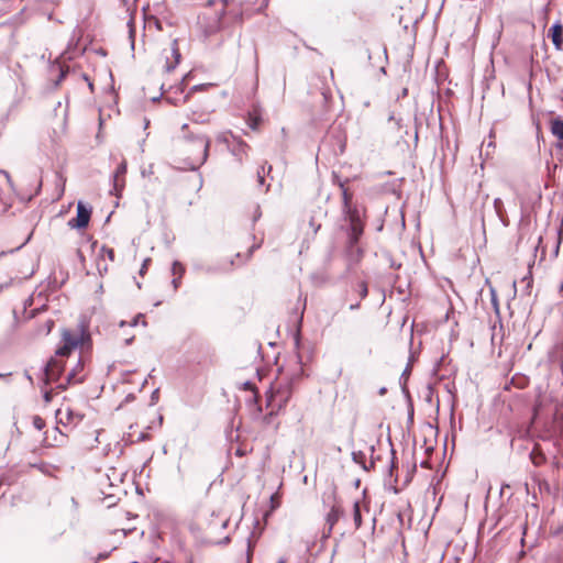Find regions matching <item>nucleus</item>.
<instances>
[{
    "label": "nucleus",
    "instance_id": "45",
    "mask_svg": "<svg viewBox=\"0 0 563 563\" xmlns=\"http://www.w3.org/2000/svg\"><path fill=\"white\" fill-rule=\"evenodd\" d=\"M148 262H150V260H145L144 261L143 266H142L141 271H140L141 274H143V272L146 268V265H147Z\"/></svg>",
    "mask_w": 563,
    "mask_h": 563
},
{
    "label": "nucleus",
    "instance_id": "12",
    "mask_svg": "<svg viewBox=\"0 0 563 563\" xmlns=\"http://www.w3.org/2000/svg\"><path fill=\"white\" fill-rule=\"evenodd\" d=\"M234 266L233 260H225L223 263L217 265V266H207L205 268L196 266L197 269H202L207 274H217V273H227L232 269Z\"/></svg>",
    "mask_w": 563,
    "mask_h": 563
},
{
    "label": "nucleus",
    "instance_id": "11",
    "mask_svg": "<svg viewBox=\"0 0 563 563\" xmlns=\"http://www.w3.org/2000/svg\"><path fill=\"white\" fill-rule=\"evenodd\" d=\"M340 188L342 190V213L343 216H349L353 213H357L358 210L352 206V198L353 195L343 186V184H340Z\"/></svg>",
    "mask_w": 563,
    "mask_h": 563
},
{
    "label": "nucleus",
    "instance_id": "18",
    "mask_svg": "<svg viewBox=\"0 0 563 563\" xmlns=\"http://www.w3.org/2000/svg\"><path fill=\"white\" fill-rule=\"evenodd\" d=\"M410 372H411V367H410V364H408L400 376L401 390L406 398H410V393H409V389L407 388V379L410 375Z\"/></svg>",
    "mask_w": 563,
    "mask_h": 563
},
{
    "label": "nucleus",
    "instance_id": "7",
    "mask_svg": "<svg viewBox=\"0 0 563 563\" xmlns=\"http://www.w3.org/2000/svg\"><path fill=\"white\" fill-rule=\"evenodd\" d=\"M91 208L86 207L81 201L77 203L76 218L70 219L68 225L73 229H85L89 224Z\"/></svg>",
    "mask_w": 563,
    "mask_h": 563
},
{
    "label": "nucleus",
    "instance_id": "57",
    "mask_svg": "<svg viewBox=\"0 0 563 563\" xmlns=\"http://www.w3.org/2000/svg\"><path fill=\"white\" fill-rule=\"evenodd\" d=\"M560 531H562V532H563V526L560 528Z\"/></svg>",
    "mask_w": 563,
    "mask_h": 563
},
{
    "label": "nucleus",
    "instance_id": "8",
    "mask_svg": "<svg viewBox=\"0 0 563 563\" xmlns=\"http://www.w3.org/2000/svg\"><path fill=\"white\" fill-rule=\"evenodd\" d=\"M345 256L347 261V268L356 265L363 256V250L358 246V242L346 241Z\"/></svg>",
    "mask_w": 563,
    "mask_h": 563
},
{
    "label": "nucleus",
    "instance_id": "21",
    "mask_svg": "<svg viewBox=\"0 0 563 563\" xmlns=\"http://www.w3.org/2000/svg\"><path fill=\"white\" fill-rule=\"evenodd\" d=\"M126 173V163L125 162H122L118 167H117V170L113 175V186H114V190H118L119 189V178L122 176H124Z\"/></svg>",
    "mask_w": 563,
    "mask_h": 563
},
{
    "label": "nucleus",
    "instance_id": "50",
    "mask_svg": "<svg viewBox=\"0 0 563 563\" xmlns=\"http://www.w3.org/2000/svg\"><path fill=\"white\" fill-rule=\"evenodd\" d=\"M395 466H396V464H395V461L393 460V461H391V466H390V473L393 472V468H394Z\"/></svg>",
    "mask_w": 563,
    "mask_h": 563
},
{
    "label": "nucleus",
    "instance_id": "30",
    "mask_svg": "<svg viewBox=\"0 0 563 563\" xmlns=\"http://www.w3.org/2000/svg\"><path fill=\"white\" fill-rule=\"evenodd\" d=\"M407 400H408V405H409V408H408V420L410 422H412V420H413V406H412V402H411V397L407 398Z\"/></svg>",
    "mask_w": 563,
    "mask_h": 563
},
{
    "label": "nucleus",
    "instance_id": "9",
    "mask_svg": "<svg viewBox=\"0 0 563 563\" xmlns=\"http://www.w3.org/2000/svg\"><path fill=\"white\" fill-rule=\"evenodd\" d=\"M84 369V363L81 358L79 357L77 360L76 365L69 371V373L66 376V384H59L58 387L65 389L67 385H74L79 384L84 380V375H80V373Z\"/></svg>",
    "mask_w": 563,
    "mask_h": 563
},
{
    "label": "nucleus",
    "instance_id": "27",
    "mask_svg": "<svg viewBox=\"0 0 563 563\" xmlns=\"http://www.w3.org/2000/svg\"><path fill=\"white\" fill-rule=\"evenodd\" d=\"M33 426L35 429L42 430L45 427V421L41 417L35 416L33 417Z\"/></svg>",
    "mask_w": 563,
    "mask_h": 563
},
{
    "label": "nucleus",
    "instance_id": "32",
    "mask_svg": "<svg viewBox=\"0 0 563 563\" xmlns=\"http://www.w3.org/2000/svg\"><path fill=\"white\" fill-rule=\"evenodd\" d=\"M310 227L313 229V232L317 233L318 230L320 229L321 227V223H317L316 221V217H311L310 219V222H309Z\"/></svg>",
    "mask_w": 563,
    "mask_h": 563
},
{
    "label": "nucleus",
    "instance_id": "55",
    "mask_svg": "<svg viewBox=\"0 0 563 563\" xmlns=\"http://www.w3.org/2000/svg\"><path fill=\"white\" fill-rule=\"evenodd\" d=\"M175 276H179V269H176V275Z\"/></svg>",
    "mask_w": 563,
    "mask_h": 563
},
{
    "label": "nucleus",
    "instance_id": "28",
    "mask_svg": "<svg viewBox=\"0 0 563 563\" xmlns=\"http://www.w3.org/2000/svg\"><path fill=\"white\" fill-rule=\"evenodd\" d=\"M265 169H266V164L261 167V170H257V183L261 186L264 185V181H265Z\"/></svg>",
    "mask_w": 563,
    "mask_h": 563
},
{
    "label": "nucleus",
    "instance_id": "54",
    "mask_svg": "<svg viewBox=\"0 0 563 563\" xmlns=\"http://www.w3.org/2000/svg\"><path fill=\"white\" fill-rule=\"evenodd\" d=\"M148 124H150V121L145 120V129L148 126Z\"/></svg>",
    "mask_w": 563,
    "mask_h": 563
},
{
    "label": "nucleus",
    "instance_id": "42",
    "mask_svg": "<svg viewBox=\"0 0 563 563\" xmlns=\"http://www.w3.org/2000/svg\"><path fill=\"white\" fill-rule=\"evenodd\" d=\"M261 217L260 207L256 208V213L254 216V221H256Z\"/></svg>",
    "mask_w": 563,
    "mask_h": 563
},
{
    "label": "nucleus",
    "instance_id": "17",
    "mask_svg": "<svg viewBox=\"0 0 563 563\" xmlns=\"http://www.w3.org/2000/svg\"><path fill=\"white\" fill-rule=\"evenodd\" d=\"M170 49H172V55L174 56L175 60H174V63H169V62L166 63L165 68H166V71H168V73L174 70L176 68V66L179 64V62H180L181 55H180V52H179V48H178L177 40L173 41Z\"/></svg>",
    "mask_w": 563,
    "mask_h": 563
},
{
    "label": "nucleus",
    "instance_id": "4",
    "mask_svg": "<svg viewBox=\"0 0 563 563\" xmlns=\"http://www.w3.org/2000/svg\"><path fill=\"white\" fill-rule=\"evenodd\" d=\"M229 518H220L214 511L211 512L210 518L207 521L206 536L201 538V543L206 545H227L230 543V536L223 539H216L219 531L224 530L228 527Z\"/></svg>",
    "mask_w": 563,
    "mask_h": 563
},
{
    "label": "nucleus",
    "instance_id": "3",
    "mask_svg": "<svg viewBox=\"0 0 563 563\" xmlns=\"http://www.w3.org/2000/svg\"><path fill=\"white\" fill-rule=\"evenodd\" d=\"M302 376V368L299 367L296 372L287 375L284 379L277 383L275 389L268 397V404L274 402L278 409L287 406L294 391V386L300 380Z\"/></svg>",
    "mask_w": 563,
    "mask_h": 563
},
{
    "label": "nucleus",
    "instance_id": "41",
    "mask_svg": "<svg viewBox=\"0 0 563 563\" xmlns=\"http://www.w3.org/2000/svg\"><path fill=\"white\" fill-rule=\"evenodd\" d=\"M148 439V435L146 433H141L139 435V441H146Z\"/></svg>",
    "mask_w": 563,
    "mask_h": 563
},
{
    "label": "nucleus",
    "instance_id": "15",
    "mask_svg": "<svg viewBox=\"0 0 563 563\" xmlns=\"http://www.w3.org/2000/svg\"><path fill=\"white\" fill-rule=\"evenodd\" d=\"M176 269H179V276H176L172 280V285H173V288L175 291L179 288V286L181 284V277L184 276V274L186 272L185 266L179 261H174L172 264V274L173 275H176Z\"/></svg>",
    "mask_w": 563,
    "mask_h": 563
},
{
    "label": "nucleus",
    "instance_id": "48",
    "mask_svg": "<svg viewBox=\"0 0 563 563\" xmlns=\"http://www.w3.org/2000/svg\"><path fill=\"white\" fill-rule=\"evenodd\" d=\"M244 386H245V388H247V389H253V384H252V383H250V382H246V383L244 384Z\"/></svg>",
    "mask_w": 563,
    "mask_h": 563
},
{
    "label": "nucleus",
    "instance_id": "51",
    "mask_svg": "<svg viewBox=\"0 0 563 563\" xmlns=\"http://www.w3.org/2000/svg\"><path fill=\"white\" fill-rule=\"evenodd\" d=\"M3 174L5 175V177H7L8 181H10V176H9V174H8L7 172H3Z\"/></svg>",
    "mask_w": 563,
    "mask_h": 563
},
{
    "label": "nucleus",
    "instance_id": "25",
    "mask_svg": "<svg viewBox=\"0 0 563 563\" xmlns=\"http://www.w3.org/2000/svg\"><path fill=\"white\" fill-rule=\"evenodd\" d=\"M358 294L362 299L366 298L368 295V288L367 284L365 282H362L358 284Z\"/></svg>",
    "mask_w": 563,
    "mask_h": 563
},
{
    "label": "nucleus",
    "instance_id": "52",
    "mask_svg": "<svg viewBox=\"0 0 563 563\" xmlns=\"http://www.w3.org/2000/svg\"><path fill=\"white\" fill-rule=\"evenodd\" d=\"M272 170V165H267V173H271Z\"/></svg>",
    "mask_w": 563,
    "mask_h": 563
},
{
    "label": "nucleus",
    "instance_id": "10",
    "mask_svg": "<svg viewBox=\"0 0 563 563\" xmlns=\"http://www.w3.org/2000/svg\"><path fill=\"white\" fill-rule=\"evenodd\" d=\"M548 37L551 38L554 47L561 49L563 45V25L556 21L549 30Z\"/></svg>",
    "mask_w": 563,
    "mask_h": 563
},
{
    "label": "nucleus",
    "instance_id": "16",
    "mask_svg": "<svg viewBox=\"0 0 563 563\" xmlns=\"http://www.w3.org/2000/svg\"><path fill=\"white\" fill-rule=\"evenodd\" d=\"M551 133L558 137L559 141H563V119L561 117L552 118L550 121Z\"/></svg>",
    "mask_w": 563,
    "mask_h": 563
},
{
    "label": "nucleus",
    "instance_id": "14",
    "mask_svg": "<svg viewBox=\"0 0 563 563\" xmlns=\"http://www.w3.org/2000/svg\"><path fill=\"white\" fill-rule=\"evenodd\" d=\"M342 515H343V510L341 509V507L334 505L331 508V510L329 511V514L327 516V523L329 526L328 534L331 533L334 525L339 521V519L341 518Z\"/></svg>",
    "mask_w": 563,
    "mask_h": 563
},
{
    "label": "nucleus",
    "instance_id": "40",
    "mask_svg": "<svg viewBox=\"0 0 563 563\" xmlns=\"http://www.w3.org/2000/svg\"><path fill=\"white\" fill-rule=\"evenodd\" d=\"M299 342H300V329L297 330V334L295 336V343H296L297 347L299 345Z\"/></svg>",
    "mask_w": 563,
    "mask_h": 563
},
{
    "label": "nucleus",
    "instance_id": "36",
    "mask_svg": "<svg viewBox=\"0 0 563 563\" xmlns=\"http://www.w3.org/2000/svg\"><path fill=\"white\" fill-rule=\"evenodd\" d=\"M109 555H110V552H101L98 554L97 561L106 560L109 558Z\"/></svg>",
    "mask_w": 563,
    "mask_h": 563
},
{
    "label": "nucleus",
    "instance_id": "43",
    "mask_svg": "<svg viewBox=\"0 0 563 563\" xmlns=\"http://www.w3.org/2000/svg\"><path fill=\"white\" fill-rule=\"evenodd\" d=\"M24 375H25V377L27 378V380H29L31 384H33V378H32V376L29 374V372H27V371H25Z\"/></svg>",
    "mask_w": 563,
    "mask_h": 563
},
{
    "label": "nucleus",
    "instance_id": "46",
    "mask_svg": "<svg viewBox=\"0 0 563 563\" xmlns=\"http://www.w3.org/2000/svg\"><path fill=\"white\" fill-rule=\"evenodd\" d=\"M358 308H360V303L358 302L353 303V305L350 306V310H356Z\"/></svg>",
    "mask_w": 563,
    "mask_h": 563
},
{
    "label": "nucleus",
    "instance_id": "38",
    "mask_svg": "<svg viewBox=\"0 0 563 563\" xmlns=\"http://www.w3.org/2000/svg\"><path fill=\"white\" fill-rule=\"evenodd\" d=\"M492 296H493L492 302H493L494 307L496 308V310H498L497 297H496L495 291L493 289H492Z\"/></svg>",
    "mask_w": 563,
    "mask_h": 563
},
{
    "label": "nucleus",
    "instance_id": "29",
    "mask_svg": "<svg viewBox=\"0 0 563 563\" xmlns=\"http://www.w3.org/2000/svg\"><path fill=\"white\" fill-rule=\"evenodd\" d=\"M128 26H129V34H130V38H134V22H133V19H130L129 22H128ZM134 45V40H132V46Z\"/></svg>",
    "mask_w": 563,
    "mask_h": 563
},
{
    "label": "nucleus",
    "instance_id": "20",
    "mask_svg": "<svg viewBox=\"0 0 563 563\" xmlns=\"http://www.w3.org/2000/svg\"><path fill=\"white\" fill-rule=\"evenodd\" d=\"M207 86L206 85H196L194 87H191L190 91L185 96L183 97L181 99H168L175 106H178V104H181V103H185L188 101L189 97H190V93L195 92V91H199V90H202L205 89Z\"/></svg>",
    "mask_w": 563,
    "mask_h": 563
},
{
    "label": "nucleus",
    "instance_id": "37",
    "mask_svg": "<svg viewBox=\"0 0 563 563\" xmlns=\"http://www.w3.org/2000/svg\"><path fill=\"white\" fill-rule=\"evenodd\" d=\"M189 74L188 75H185L181 82L179 84V86L177 87V90H179L180 92L184 91V85H185V80L188 78Z\"/></svg>",
    "mask_w": 563,
    "mask_h": 563
},
{
    "label": "nucleus",
    "instance_id": "26",
    "mask_svg": "<svg viewBox=\"0 0 563 563\" xmlns=\"http://www.w3.org/2000/svg\"><path fill=\"white\" fill-rule=\"evenodd\" d=\"M260 123H261V118H258V117H250L249 122H247L249 126L252 130H257Z\"/></svg>",
    "mask_w": 563,
    "mask_h": 563
},
{
    "label": "nucleus",
    "instance_id": "22",
    "mask_svg": "<svg viewBox=\"0 0 563 563\" xmlns=\"http://www.w3.org/2000/svg\"><path fill=\"white\" fill-rule=\"evenodd\" d=\"M353 519L355 523V528L358 529L362 525V515H361V507L360 501L356 500L353 504Z\"/></svg>",
    "mask_w": 563,
    "mask_h": 563
},
{
    "label": "nucleus",
    "instance_id": "39",
    "mask_svg": "<svg viewBox=\"0 0 563 563\" xmlns=\"http://www.w3.org/2000/svg\"><path fill=\"white\" fill-rule=\"evenodd\" d=\"M142 318H143V314H141V313L137 314L136 317H134V319L131 322V325H136L139 323L140 319H142Z\"/></svg>",
    "mask_w": 563,
    "mask_h": 563
},
{
    "label": "nucleus",
    "instance_id": "23",
    "mask_svg": "<svg viewBox=\"0 0 563 563\" xmlns=\"http://www.w3.org/2000/svg\"><path fill=\"white\" fill-rule=\"evenodd\" d=\"M352 460L355 463H357L360 465H363V467L365 468V465H364V463H365V454H364V452H362V451L353 452L352 453Z\"/></svg>",
    "mask_w": 563,
    "mask_h": 563
},
{
    "label": "nucleus",
    "instance_id": "24",
    "mask_svg": "<svg viewBox=\"0 0 563 563\" xmlns=\"http://www.w3.org/2000/svg\"><path fill=\"white\" fill-rule=\"evenodd\" d=\"M254 532L251 533V536L247 538V549H246V554H247V561L251 560V556H252V553H253V549L255 547V541H253V537H254Z\"/></svg>",
    "mask_w": 563,
    "mask_h": 563
},
{
    "label": "nucleus",
    "instance_id": "1",
    "mask_svg": "<svg viewBox=\"0 0 563 563\" xmlns=\"http://www.w3.org/2000/svg\"><path fill=\"white\" fill-rule=\"evenodd\" d=\"M233 0H209L198 15V26L205 37L228 29L232 23L242 22V12L231 9Z\"/></svg>",
    "mask_w": 563,
    "mask_h": 563
},
{
    "label": "nucleus",
    "instance_id": "58",
    "mask_svg": "<svg viewBox=\"0 0 563 563\" xmlns=\"http://www.w3.org/2000/svg\"><path fill=\"white\" fill-rule=\"evenodd\" d=\"M132 563H139V562L134 561V562H132Z\"/></svg>",
    "mask_w": 563,
    "mask_h": 563
},
{
    "label": "nucleus",
    "instance_id": "5",
    "mask_svg": "<svg viewBox=\"0 0 563 563\" xmlns=\"http://www.w3.org/2000/svg\"><path fill=\"white\" fill-rule=\"evenodd\" d=\"M186 142L192 148H197V150L201 151V155L198 158H195L190 164H188V169L197 170L208 159L211 140L207 135H203V134L188 135V136H186Z\"/></svg>",
    "mask_w": 563,
    "mask_h": 563
},
{
    "label": "nucleus",
    "instance_id": "35",
    "mask_svg": "<svg viewBox=\"0 0 563 563\" xmlns=\"http://www.w3.org/2000/svg\"><path fill=\"white\" fill-rule=\"evenodd\" d=\"M158 389H155L151 395L152 404H155L158 400Z\"/></svg>",
    "mask_w": 563,
    "mask_h": 563
},
{
    "label": "nucleus",
    "instance_id": "47",
    "mask_svg": "<svg viewBox=\"0 0 563 563\" xmlns=\"http://www.w3.org/2000/svg\"><path fill=\"white\" fill-rule=\"evenodd\" d=\"M257 247H260V245H253L249 251V256H251L254 250H256Z\"/></svg>",
    "mask_w": 563,
    "mask_h": 563
},
{
    "label": "nucleus",
    "instance_id": "31",
    "mask_svg": "<svg viewBox=\"0 0 563 563\" xmlns=\"http://www.w3.org/2000/svg\"><path fill=\"white\" fill-rule=\"evenodd\" d=\"M192 121H194V122H197V123H206V122H208L209 120H208V118H207L206 115H203V114H200V115L196 117V113H194Z\"/></svg>",
    "mask_w": 563,
    "mask_h": 563
},
{
    "label": "nucleus",
    "instance_id": "53",
    "mask_svg": "<svg viewBox=\"0 0 563 563\" xmlns=\"http://www.w3.org/2000/svg\"><path fill=\"white\" fill-rule=\"evenodd\" d=\"M54 324V321H49L48 331H51V327Z\"/></svg>",
    "mask_w": 563,
    "mask_h": 563
},
{
    "label": "nucleus",
    "instance_id": "34",
    "mask_svg": "<svg viewBox=\"0 0 563 563\" xmlns=\"http://www.w3.org/2000/svg\"><path fill=\"white\" fill-rule=\"evenodd\" d=\"M43 398L46 404L51 402L53 398L52 391L45 390L43 394Z\"/></svg>",
    "mask_w": 563,
    "mask_h": 563
},
{
    "label": "nucleus",
    "instance_id": "44",
    "mask_svg": "<svg viewBox=\"0 0 563 563\" xmlns=\"http://www.w3.org/2000/svg\"><path fill=\"white\" fill-rule=\"evenodd\" d=\"M386 393H387V388H386V387H382V388H379V390H378V394H379L380 396H384Z\"/></svg>",
    "mask_w": 563,
    "mask_h": 563
},
{
    "label": "nucleus",
    "instance_id": "33",
    "mask_svg": "<svg viewBox=\"0 0 563 563\" xmlns=\"http://www.w3.org/2000/svg\"><path fill=\"white\" fill-rule=\"evenodd\" d=\"M101 252L104 253L110 261L114 260V251L112 249L102 247Z\"/></svg>",
    "mask_w": 563,
    "mask_h": 563
},
{
    "label": "nucleus",
    "instance_id": "13",
    "mask_svg": "<svg viewBox=\"0 0 563 563\" xmlns=\"http://www.w3.org/2000/svg\"><path fill=\"white\" fill-rule=\"evenodd\" d=\"M249 150H250L249 144L246 142H244L243 140L236 141V143L230 147L232 155L236 157L239 163L243 162V156L247 155Z\"/></svg>",
    "mask_w": 563,
    "mask_h": 563
},
{
    "label": "nucleus",
    "instance_id": "56",
    "mask_svg": "<svg viewBox=\"0 0 563 563\" xmlns=\"http://www.w3.org/2000/svg\"><path fill=\"white\" fill-rule=\"evenodd\" d=\"M277 563H285V561L284 560H279Z\"/></svg>",
    "mask_w": 563,
    "mask_h": 563
},
{
    "label": "nucleus",
    "instance_id": "6",
    "mask_svg": "<svg viewBox=\"0 0 563 563\" xmlns=\"http://www.w3.org/2000/svg\"><path fill=\"white\" fill-rule=\"evenodd\" d=\"M344 219L349 221V227L346 230L347 241L349 242H358L360 238L363 234V223L360 218V213H353L349 216H344Z\"/></svg>",
    "mask_w": 563,
    "mask_h": 563
},
{
    "label": "nucleus",
    "instance_id": "49",
    "mask_svg": "<svg viewBox=\"0 0 563 563\" xmlns=\"http://www.w3.org/2000/svg\"><path fill=\"white\" fill-rule=\"evenodd\" d=\"M65 77V71L62 70L60 75H59V79L58 81H60L63 78Z\"/></svg>",
    "mask_w": 563,
    "mask_h": 563
},
{
    "label": "nucleus",
    "instance_id": "59",
    "mask_svg": "<svg viewBox=\"0 0 563 563\" xmlns=\"http://www.w3.org/2000/svg\"><path fill=\"white\" fill-rule=\"evenodd\" d=\"M98 561L93 562V563H97Z\"/></svg>",
    "mask_w": 563,
    "mask_h": 563
},
{
    "label": "nucleus",
    "instance_id": "2",
    "mask_svg": "<svg viewBox=\"0 0 563 563\" xmlns=\"http://www.w3.org/2000/svg\"><path fill=\"white\" fill-rule=\"evenodd\" d=\"M62 341L63 345L56 350L55 356L43 367V384L45 386L59 378L64 371L62 358L68 356L74 349L90 342V333L84 324H79L75 331L64 329Z\"/></svg>",
    "mask_w": 563,
    "mask_h": 563
},
{
    "label": "nucleus",
    "instance_id": "19",
    "mask_svg": "<svg viewBox=\"0 0 563 563\" xmlns=\"http://www.w3.org/2000/svg\"><path fill=\"white\" fill-rule=\"evenodd\" d=\"M494 208H495V211L498 216V218L501 220V222L507 225V218H506V211H505V208H504V202L500 198H495L494 199Z\"/></svg>",
    "mask_w": 563,
    "mask_h": 563
}]
</instances>
